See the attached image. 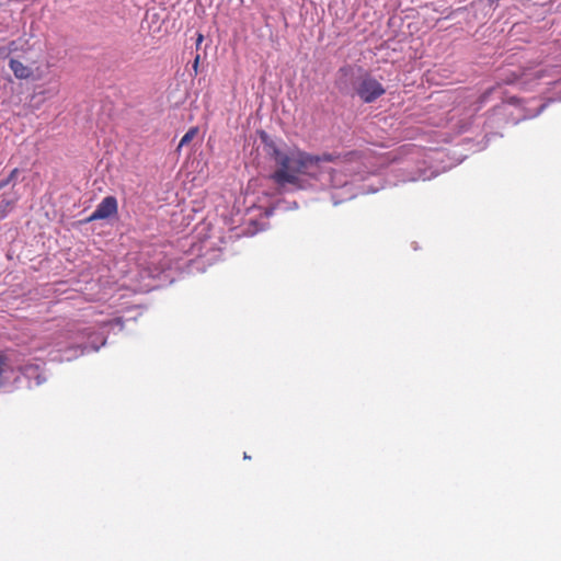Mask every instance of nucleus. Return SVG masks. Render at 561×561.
<instances>
[{
    "mask_svg": "<svg viewBox=\"0 0 561 561\" xmlns=\"http://www.w3.org/2000/svg\"><path fill=\"white\" fill-rule=\"evenodd\" d=\"M197 133H198V128L197 127L190 128L184 134V136L181 138L180 144L178 146V150H180L182 147H184L187 144H190L196 137Z\"/></svg>",
    "mask_w": 561,
    "mask_h": 561,
    "instance_id": "obj_6",
    "label": "nucleus"
},
{
    "mask_svg": "<svg viewBox=\"0 0 561 561\" xmlns=\"http://www.w3.org/2000/svg\"><path fill=\"white\" fill-rule=\"evenodd\" d=\"M5 366H7V358L3 354H0V386L3 383L2 374L5 370Z\"/></svg>",
    "mask_w": 561,
    "mask_h": 561,
    "instance_id": "obj_7",
    "label": "nucleus"
},
{
    "mask_svg": "<svg viewBox=\"0 0 561 561\" xmlns=\"http://www.w3.org/2000/svg\"><path fill=\"white\" fill-rule=\"evenodd\" d=\"M198 64H199V55H197V56L195 57V60H194V62H193V69H194V73H195V75H197V72H198Z\"/></svg>",
    "mask_w": 561,
    "mask_h": 561,
    "instance_id": "obj_8",
    "label": "nucleus"
},
{
    "mask_svg": "<svg viewBox=\"0 0 561 561\" xmlns=\"http://www.w3.org/2000/svg\"><path fill=\"white\" fill-rule=\"evenodd\" d=\"M330 182H331V185H332V186H335V187H337V186H342V185L345 183V181H342V180H340V181H334V179H331V181H330Z\"/></svg>",
    "mask_w": 561,
    "mask_h": 561,
    "instance_id": "obj_9",
    "label": "nucleus"
},
{
    "mask_svg": "<svg viewBox=\"0 0 561 561\" xmlns=\"http://www.w3.org/2000/svg\"><path fill=\"white\" fill-rule=\"evenodd\" d=\"M117 213V201L114 196H106L96 206L95 210L90 215L87 221L108 218Z\"/></svg>",
    "mask_w": 561,
    "mask_h": 561,
    "instance_id": "obj_3",
    "label": "nucleus"
},
{
    "mask_svg": "<svg viewBox=\"0 0 561 561\" xmlns=\"http://www.w3.org/2000/svg\"><path fill=\"white\" fill-rule=\"evenodd\" d=\"M386 90L379 81L370 76L364 77L356 87V93L365 103H371L385 94Z\"/></svg>",
    "mask_w": 561,
    "mask_h": 561,
    "instance_id": "obj_2",
    "label": "nucleus"
},
{
    "mask_svg": "<svg viewBox=\"0 0 561 561\" xmlns=\"http://www.w3.org/2000/svg\"><path fill=\"white\" fill-rule=\"evenodd\" d=\"M9 67L18 79H30L33 76L32 68L18 59H10Z\"/></svg>",
    "mask_w": 561,
    "mask_h": 561,
    "instance_id": "obj_4",
    "label": "nucleus"
},
{
    "mask_svg": "<svg viewBox=\"0 0 561 561\" xmlns=\"http://www.w3.org/2000/svg\"><path fill=\"white\" fill-rule=\"evenodd\" d=\"M491 4L497 2L499 0H488Z\"/></svg>",
    "mask_w": 561,
    "mask_h": 561,
    "instance_id": "obj_13",
    "label": "nucleus"
},
{
    "mask_svg": "<svg viewBox=\"0 0 561 561\" xmlns=\"http://www.w3.org/2000/svg\"><path fill=\"white\" fill-rule=\"evenodd\" d=\"M202 42H203V35H202V34H198V37H197V45H199Z\"/></svg>",
    "mask_w": 561,
    "mask_h": 561,
    "instance_id": "obj_11",
    "label": "nucleus"
},
{
    "mask_svg": "<svg viewBox=\"0 0 561 561\" xmlns=\"http://www.w3.org/2000/svg\"><path fill=\"white\" fill-rule=\"evenodd\" d=\"M273 159L276 169L271 179L279 186H290L293 190L305 188V181L301 176L318 180L321 175V163L333 162L344 163L359 157L358 152L351 151L344 154L323 152L311 154L300 149H293L284 152L278 148L273 149Z\"/></svg>",
    "mask_w": 561,
    "mask_h": 561,
    "instance_id": "obj_1",
    "label": "nucleus"
},
{
    "mask_svg": "<svg viewBox=\"0 0 561 561\" xmlns=\"http://www.w3.org/2000/svg\"><path fill=\"white\" fill-rule=\"evenodd\" d=\"M554 72H558L557 67H548V68L539 69V70L535 71L533 73V76L536 80H541V79L547 78V79H549V80H547V83H553V82L558 81V79L554 77Z\"/></svg>",
    "mask_w": 561,
    "mask_h": 561,
    "instance_id": "obj_5",
    "label": "nucleus"
},
{
    "mask_svg": "<svg viewBox=\"0 0 561 561\" xmlns=\"http://www.w3.org/2000/svg\"><path fill=\"white\" fill-rule=\"evenodd\" d=\"M16 173H18V169H14V170L11 172V174H10V176H9V179H8V180H9V181H11V180L16 175Z\"/></svg>",
    "mask_w": 561,
    "mask_h": 561,
    "instance_id": "obj_10",
    "label": "nucleus"
},
{
    "mask_svg": "<svg viewBox=\"0 0 561 561\" xmlns=\"http://www.w3.org/2000/svg\"><path fill=\"white\" fill-rule=\"evenodd\" d=\"M9 183V180L0 182V188L4 187Z\"/></svg>",
    "mask_w": 561,
    "mask_h": 561,
    "instance_id": "obj_12",
    "label": "nucleus"
}]
</instances>
